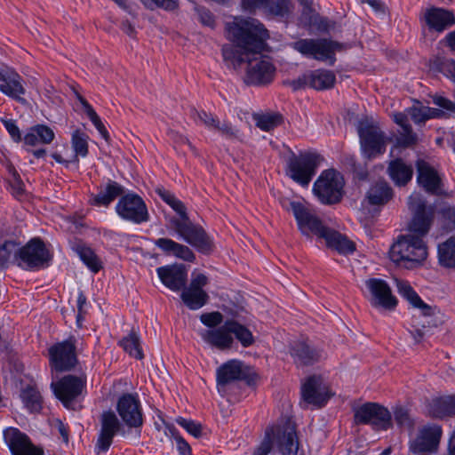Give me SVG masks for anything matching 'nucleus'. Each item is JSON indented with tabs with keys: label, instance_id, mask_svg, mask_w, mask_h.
Instances as JSON below:
<instances>
[{
	"label": "nucleus",
	"instance_id": "nucleus-51",
	"mask_svg": "<svg viewBox=\"0 0 455 455\" xmlns=\"http://www.w3.org/2000/svg\"><path fill=\"white\" fill-rule=\"evenodd\" d=\"M394 420L396 425L405 430H412L414 420L411 417L409 411L402 406H396L393 411Z\"/></svg>",
	"mask_w": 455,
	"mask_h": 455
},
{
	"label": "nucleus",
	"instance_id": "nucleus-53",
	"mask_svg": "<svg viewBox=\"0 0 455 455\" xmlns=\"http://www.w3.org/2000/svg\"><path fill=\"white\" fill-rule=\"evenodd\" d=\"M194 11L197 14L198 21L203 25L213 28L216 21L214 15L205 7L195 4Z\"/></svg>",
	"mask_w": 455,
	"mask_h": 455
},
{
	"label": "nucleus",
	"instance_id": "nucleus-47",
	"mask_svg": "<svg viewBox=\"0 0 455 455\" xmlns=\"http://www.w3.org/2000/svg\"><path fill=\"white\" fill-rule=\"evenodd\" d=\"M156 191L158 196L180 215V219L188 216L185 204L172 193L164 188H157Z\"/></svg>",
	"mask_w": 455,
	"mask_h": 455
},
{
	"label": "nucleus",
	"instance_id": "nucleus-30",
	"mask_svg": "<svg viewBox=\"0 0 455 455\" xmlns=\"http://www.w3.org/2000/svg\"><path fill=\"white\" fill-rule=\"evenodd\" d=\"M291 355L295 363L299 365H310L323 357V352L307 341L294 342L291 347Z\"/></svg>",
	"mask_w": 455,
	"mask_h": 455
},
{
	"label": "nucleus",
	"instance_id": "nucleus-52",
	"mask_svg": "<svg viewBox=\"0 0 455 455\" xmlns=\"http://www.w3.org/2000/svg\"><path fill=\"white\" fill-rule=\"evenodd\" d=\"M293 10L291 0H273L268 4L270 13L282 18L288 17Z\"/></svg>",
	"mask_w": 455,
	"mask_h": 455
},
{
	"label": "nucleus",
	"instance_id": "nucleus-35",
	"mask_svg": "<svg viewBox=\"0 0 455 455\" xmlns=\"http://www.w3.org/2000/svg\"><path fill=\"white\" fill-rule=\"evenodd\" d=\"M55 133L52 128L45 124H36L30 127L24 137V142L29 146L37 144H50L53 141Z\"/></svg>",
	"mask_w": 455,
	"mask_h": 455
},
{
	"label": "nucleus",
	"instance_id": "nucleus-17",
	"mask_svg": "<svg viewBox=\"0 0 455 455\" xmlns=\"http://www.w3.org/2000/svg\"><path fill=\"white\" fill-rule=\"evenodd\" d=\"M371 294V304L374 307L394 310L397 305L396 298L392 294L391 288L385 280L371 278L365 282Z\"/></svg>",
	"mask_w": 455,
	"mask_h": 455
},
{
	"label": "nucleus",
	"instance_id": "nucleus-28",
	"mask_svg": "<svg viewBox=\"0 0 455 455\" xmlns=\"http://www.w3.org/2000/svg\"><path fill=\"white\" fill-rule=\"evenodd\" d=\"M0 91L5 95L24 103L26 100L21 96L25 94V88L22 84V79L19 74L12 70L3 71L0 74Z\"/></svg>",
	"mask_w": 455,
	"mask_h": 455
},
{
	"label": "nucleus",
	"instance_id": "nucleus-37",
	"mask_svg": "<svg viewBox=\"0 0 455 455\" xmlns=\"http://www.w3.org/2000/svg\"><path fill=\"white\" fill-rule=\"evenodd\" d=\"M387 170L390 178L398 186L407 184L413 173L411 166L406 164L402 159L391 161Z\"/></svg>",
	"mask_w": 455,
	"mask_h": 455
},
{
	"label": "nucleus",
	"instance_id": "nucleus-46",
	"mask_svg": "<svg viewBox=\"0 0 455 455\" xmlns=\"http://www.w3.org/2000/svg\"><path fill=\"white\" fill-rule=\"evenodd\" d=\"M88 140L89 136L77 129L73 132L71 137V146L76 153V159L77 160V156H80L82 157H85L88 155Z\"/></svg>",
	"mask_w": 455,
	"mask_h": 455
},
{
	"label": "nucleus",
	"instance_id": "nucleus-20",
	"mask_svg": "<svg viewBox=\"0 0 455 455\" xmlns=\"http://www.w3.org/2000/svg\"><path fill=\"white\" fill-rule=\"evenodd\" d=\"M4 436L12 455H44L43 450L36 447L28 436L18 428H7Z\"/></svg>",
	"mask_w": 455,
	"mask_h": 455
},
{
	"label": "nucleus",
	"instance_id": "nucleus-40",
	"mask_svg": "<svg viewBox=\"0 0 455 455\" xmlns=\"http://www.w3.org/2000/svg\"><path fill=\"white\" fill-rule=\"evenodd\" d=\"M252 119L256 126L264 132H270L282 124L283 117L277 112L254 113Z\"/></svg>",
	"mask_w": 455,
	"mask_h": 455
},
{
	"label": "nucleus",
	"instance_id": "nucleus-43",
	"mask_svg": "<svg viewBox=\"0 0 455 455\" xmlns=\"http://www.w3.org/2000/svg\"><path fill=\"white\" fill-rule=\"evenodd\" d=\"M76 99L79 100V102L82 104L84 110L87 116L90 118L95 128L98 130L100 134L102 136V138L108 141L109 140V133L107 131L105 125L101 122L100 116L95 112L93 108L89 104V102L77 92H75Z\"/></svg>",
	"mask_w": 455,
	"mask_h": 455
},
{
	"label": "nucleus",
	"instance_id": "nucleus-3",
	"mask_svg": "<svg viewBox=\"0 0 455 455\" xmlns=\"http://www.w3.org/2000/svg\"><path fill=\"white\" fill-rule=\"evenodd\" d=\"M323 160L317 153L292 154L287 162V175L295 182L307 187Z\"/></svg>",
	"mask_w": 455,
	"mask_h": 455
},
{
	"label": "nucleus",
	"instance_id": "nucleus-24",
	"mask_svg": "<svg viewBox=\"0 0 455 455\" xmlns=\"http://www.w3.org/2000/svg\"><path fill=\"white\" fill-rule=\"evenodd\" d=\"M161 282L172 291H180L186 285L188 273L182 265H169L156 269Z\"/></svg>",
	"mask_w": 455,
	"mask_h": 455
},
{
	"label": "nucleus",
	"instance_id": "nucleus-42",
	"mask_svg": "<svg viewBox=\"0 0 455 455\" xmlns=\"http://www.w3.org/2000/svg\"><path fill=\"white\" fill-rule=\"evenodd\" d=\"M394 121L402 128L399 141L403 146H411L416 142L417 137L413 133L408 121V115L404 113H395Z\"/></svg>",
	"mask_w": 455,
	"mask_h": 455
},
{
	"label": "nucleus",
	"instance_id": "nucleus-59",
	"mask_svg": "<svg viewBox=\"0 0 455 455\" xmlns=\"http://www.w3.org/2000/svg\"><path fill=\"white\" fill-rule=\"evenodd\" d=\"M200 320L207 327L214 329L221 324L223 322V315L218 311L204 313L201 315Z\"/></svg>",
	"mask_w": 455,
	"mask_h": 455
},
{
	"label": "nucleus",
	"instance_id": "nucleus-36",
	"mask_svg": "<svg viewBox=\"0 0 455 455\" xmlns=\"http://www.w3.org/2000/svg\"><path fill=\"white\" fill-rule=\"evenodd\" d=\"M328 247L336 250L340 254L352 253L355 250V244L340 233L329 228L323 238Z\"/></svg>",
	"mask_w": 455,
	"mask_h": 455
},
{
	"label": "nucleus",
	"instance_id": "nucleus-10",
	"mask_svg": "<svg viewBox=\"0 0 455 455\" xmlns=\"http://www.w3.org/2000/svg\"><path fill=\"white\" fill-rule=\"evenodd\" d=\"M355 423L371 425L374 430H387L392 426L389 411L376 403H366L355 411Z\"/></svg>",
	"mask_w": 455,
	"mask_h": 455
},
{
	"label": "nucleus",
	"instance_id": "nucleus-16",
	"mask_svg": "<svg viewBox=\"0 0 455 455\" xmlns=\"http://www.w3.org/2000/svg\"><path fill=\"white\" fill-rule=\"evenodd\" d=\"M53 391L58 399L68 409H75V400L82 395L84 382L81 378L67 375L56 383H52Z\"/></svg>",
	"mask_w": 455,
	"mask_h": 455
},
{
	"label": "nucleus",
	"instance_id": "nucleus-14",
	"mask_svg": "<svg viewBox=\"0 0 455 455\" xmlns=\"http://www.w3.org/2000/svg\"><path fill=\"white\" fill-rule=\"evenodd\" d=\"M208 283V278L202 273H193L190 283L184 287L181 292V299L191 310L203 307L209 299L207 292L203 289Z\"/></svg>",
	"mask_w": 455,
	"mask_h": 455
},
{
	"label": "nucleus",
	"instance_id": "nucleus-41",
	"mask_svg": "<svg viewBox=\"0 0 455 455\" xmlns=\"http://www.w3.org/2000/svg\"><path fill=\"white\" fill-rule=\"evenodd\" d=\"M429 70L442 73L455 81V60L440 56H434L428 61Z\"/></svg>",
	"mask_w": 455,
	"mask_h": 455
},
{
	"label": "nucleus",
	"instance_id": "nucleus-57",
	"mask_svg": "<svg viewBox=\"0 0 455 455\" xmlns=\"http://www.w3.org/2000/svg\"><path fill=\"white\" fill-rule=\"evenodd\" d=\"M192 116L196 121L199 120L210 130H213L215 125L218 124V118L210 113H206L204 110L197 111L194 109Z\"/></svg>",
	"mask_w": 455,
	"mask_h": 455
},
{
	"label": "nucleus",
	"instance_id": "nucleus-27",
	"mask_svg": "<svg viewBox=\"0 0 455 455\" xmlns=\"http://www.w3.org/2000/svg\"><path fill=\"white\" fill-rule=\"evenodd\" d=\"M417 169L419 184L430 194H440L442 183L437 172L423 160L417 162Z\"/></svg>",
	"mask_w": 455,
	"mask_h": 455
},
{
	"label": "nucleus",
	"instance_id": "nucleus-32",
	"mask_svg": "<svg viewBox=\"0 0 455 455\" xmlns=\"http://www.w3.org/2000/svg\"><path fill=\"white\" fill-rule=\"evenodd\" d=\"M393 197V190L385 180H378L371 184L366 192L364 201L372 206H382Z\"/></svg>",
	"mask_w": 455,
	"mask_h": 455
},
{
	"label": "nucleus",
	"instance_id": "nucleus-18",
	"mask_svg": "<svg viewBox=\"0 0 455 455\" xmlns=\"http://www.w3.org/2000/svg\"><path fill=\"white\" fill-rule=\"evenodd\" d=\"M275 428V443L282 455H297L299 440L295 425L291 420H285L283 425L273 427Z\"/></svg>",
	"mask_w": 455,
	"mask_h": 455
},
{
	"label": "nucleus",
	"instance_id": "nucleus-54",
	"mask_svg": "<svg viewBox=\"0 0 455 455\" xmlns=\"http://www.w3.org/2000/svg\"><path fill=\"white\" fill-rule=\"evenodd\" d=\"M156 246L161 249L166 254H172L175 257L178 256L180 252V249L178 247H181L182 244L179 243L170 238H159L155 241Z\"/></svg>",
	"mask_w": 455,
	"mask_h": 455
},
{
	"label": "nucleus",
	"instance_id": "nucleus-25",
	"mask_svg": "<svg viewBox=\"0 0 455 455\" xmlns=\"http://www.w3.org/2000/svg\"><path fill=\"white\" fill-rule=\"evenodd\" d=\"M120 429V422L113 411H106L101 416V428L97 440L100 451H107L110 447L113 437Z\"/></svg>",
	"mask_w": 455,
	"mask_h": 455
},
{
	"label": "nucleus",
	"instance_id": "nucleus-5",
	"mask_svg": "<svg viewBox=\"0 0 455 455\" xmlns=\"http://www.w3.org/2000/svg\"><path fill=\"white\" fill-rule=\"evenodd\" d=\"M408 205L412 212V218L408 225V234L424 239L433 224L435 211L433 207L427 205L419 194L411 195L408 199Z\"/></svg>",
	"mask_w": 455,
	"mask_h": 455
},
{
	"label": "nucleus",
	"instance_id": "nucleus-60",
	"mask_svg": "<svg viewBox=\"0 0 455 455\" xmlns=\"http://www.w3.org/2000/svg\"><path fill=\"white\" fill-rule=\"evenodd\" d=\"M314 0H307V3L304 1H299L303 6L302 20L308 25L313 24L316 20L317 13L315 9L313 7Z\"/></svg>",
	"mask_w": 455,
	"mask_h": 455
},
{
	"label": "nucleus",
	"instance_id": "nucleus-21",
	"mask_svg": "<svg viewBox=\"0 0 455 455\" xmlns=\"http://www.w3.org/2000/svg\"><path fill=\"white\" fill-rule=\"evenodd\" d=\"M235 380H253L249 368L237 360H230L221 365L217 371L218 386H226Z\"/></svg>",
	"mask_w": 455,
	"mask_h": 455
},
{
	"label": "nucleus",
	"instance_id": "nucleus-50",
	"mask_svg": "<svg viewBox=\"0 0 455 455\" xmlns=\"http://www.w3.org/2000/svg\"><path fill=\"white\" fill-rule=\"evenodd\" d=\"M80 259L94 273H97L101 268V263L94 251L85 246H81L77 250Z\"/></svg>",
	"mask_w": 455,
	"mask_h": 455
},
{
	"label": "nucleus",
	"instance_id": "nucleus-45",
	"mask_svg": "<svg viewBox=\"0 0 455 455\" xmlns=\"http://www.w3.org/2000/svg\"><path fill=\"white\" fill-rule=\"evenodd\" d=\"M19 248L16 243L7 241L0 246V267H6L12 262L18 265Z\"/></svg>",
	"mask_w": 455,
	"mask_h": 455
},
{
	"label": "nucleus",
	"instance_id": "nucleus-2",
	"mask_svg": "<svg viewBox=\"0 0 455 455\" xmlns=\"http://www.w3.org/2000/svg\"><path fill=\"white\" fill-rule=\"evenodd\" d=\"M427 255V246L424 239L411 234L399 235L389 250L391 260L407 269L421 266Z\"/></svg>",
	"mask_w": 455,
	"mask_h": 455
},
{
	"label": "nucleus",
	"instance_id": "nucleus-13",
	"mask_svg": "<svg viewBox=\"0 0 455 455\" xmlns=\"http://www.w3.org/2000/svg\"><path fill=\"white\" fill-rule=\"evenodd\" d=\"M116 213L124 220L140 224L148 220V212L143 199L133 193L126 194L116 205Z\"/></svg>",
	"mask_w": 455,
	"mask_h": 455
},
{
	"label": "nucleus",
	"instance_id": "nucleus-31",
	"mask_svg": "<svg viewBox=\"0 0 455 455\" xmlns=\"http://www.w3.org/2000/svg\"><path fill=\"white\" fill-rule=\"evenodd\" d=\"M395 285L398 293L403 297L412 307L420 309L425 316H429L434 314V308L426 304L418 293L413 290L411 284L404 280L395 279Z\"/></svg>",
	"mask_w": 455,
	"mask_h": 455
},
{
	"label": "nucleus",
	"instance_id": "nucleus-58",
	"mask_svg": "<svg viewBox=\"0 0 455 455\" xmlns=\"http://www.w3.org/2000/svg\"><path fill=\"white\" fill-rule=\"evenodd\" d=\"M221 133V135L225 136L228 139H238L240 131L234 127L230 123L223 122L221 123L218 119V124L215 125L214 129Z\"/></svg>",
	"mask_w": 455,
	"mask_h": 455
},
{
	"label": "nucleus",
	"instance_id": "nucleus-49",
	"mask_svg": "<svg viewBox=\"0 0 455 455\" xmlns=\"http://www.w3.org/2000/svg\"><path fill=\"white\" fill-rule=\"evenodd\" d=\"M120 345L130 354V355L136 359H141L143 357V354L140 347L139 337L136 333L132 332L128 337L124 338L120 341Z\"/></svg>",
	"mask_w": 455,
	"mask_h": 455
},
{
	"label": "nucleus",
	"instance_id": "nucleus-33",
	"mask_svg": "<svg viewBox=\"0 0 455 455\" xmlns=\"http://www.w3.org/2000/svg\"><path fill=\"white\" fill-rule=\"evenodd\" d=\"M124 188L116 181L108 180L97 195L92 196L91 204L96 206H108L116 197L122 196Z\"/></svg>",
	"mask_w": 455,
	"mask_h": 455
},
{
	"label": "nucleus",
	"instance_id": "nucleus-26",
	"mask_svg": "<svg viewBox=\"0 0 455 455\" xmlns=\"http://www.w3.org/2000/svg\"><path fill=\"white\" fill-rule=\"evenodd\" d=\"M229 325V320H227L224 324L217 328L204 331L202 333V338L205 342L220 350L229 349L234 344Z\"/></svg>",
	"mask_w": 455,
	"mask_h": 455
},
{
	"label": "nucleus",
	"instance_id": "nucleus-22",
	"mask_svg": "<svg viewBox=\"0 0 455 455\" xmlns=\"http://www.w3.org/2000/svg\"><path fill=\"white\" fill-rule=\"evenodd\" d=\"M303 399L310 404L323 406L330 398L328 387L320 376H312L302 386Z\"/></svg>",
	"mask_w": 455,
	"mask_h": 455
},
{
	"label": "nucleus",
	"instance_id": "nucleus-55",
	"mask_svg": "<svg viewBox=\"0 0 455 455\" xmlns=\"http://www.w3.org/2000/svg\"><path fill=\"white\" fill-rule=\"evenodd\" d=\"M9 172L11 174L9 183L12 188V194L15 196H22L24 193V183L21 180L20 174L13 166L9 167Z\"/></svg>",
	"mask_w": 455,
	"mask_h": 455
},
{
	"label": "nucleus",
	"instance_id": "nucleus-19",
	"mask_svg": "<svg viewBox=\"0 0 455 455\" xmlns=\"http://www.w3.org/2000/svg\"><path fill=\"white\" fill-rule=\"evenodd\" d=\"M443 435L442 427L437 424H427L419 428L417 436L410 442V449L437 451Z\"/></svg>",
	"mask_w": 455,
	"mask_h": 455
},
{
	"label": "nucleus",
	"instance_id": "nucleus-9",
	"mask_svg": "<svg viewBox=\"0 0 455 455\" xmlns=\"http://www.w3.org/2000/svg\"><path fill=\"white\" fill-rule=\"evenodd\" d=\"M51 260L52 255L40 238H33L26 245L19 248L18 266L24 269L44 267Z\"/></svg>",
	"mask_w": 455,
	"mask_h": 455
},
{
	"label": "nucleus",
	"instance_id": "nucleus-4",
	"mask_svg": "<svg viewBox=\"0 0 455 455\" xmlns=\"http://www.w3.org/2000/svg\"><path fill=\"white\" fill-rule=\"evenodd\" d=\"M344 179L335 170H326L315 181L313 192L323 204H334L342 199Z\"/></svg>",
	"mask_w": 455,
	"mask_h": 455
},
{
	"label": "nucleus",
	"instance_id": "nucleus-29",
	"mask_svg": "<svg viewBox=\"0 0 455 455\" xmlns=\"http://www.w3.org/2000/svg\"><path fill=\"white\" fill-rule=\"evenodd\" d=\"M425 21L430 29L441 32L455 24L452 12L437 7L427 9L424 14Z\"/></svg>",
	"mask_w": 455,
	"mask_h": 455
},
{
	"label": "nucleus",
	"instance_id": "nucleus-1",
	"mask_svg": "<svg viewBox=\"0 0 455 455\" xmlns=\"http://www.w3.org/2000/svg\"><path fill=\"white\" fill-rule=\"evenodd\" d=\"M227 37L235 45H224L222 56L234 68H240L247 62L244 76L247 84L263 85L269 84L274 77L275 67L259 53L269 37L267 30L257 20L235 17L232 22L226 24Z\"/></svg>",
	"mask_w": 455,
	"mask_h": 455
},
{
	"label": "nucleus",
	"instance_id": "nucleus-15",
	"mask_svg": "<svg viewBox=\"0 0 455 455\" xmlns=\"http://www.w3.org/2000/svg\"><path fill=\"white\" fill-rule=\"evenodd\" d=\"M49 356L52 366L58 371H68L77 362L76 354V339H68L52 346L49 349Z\"/></svg>",
	"mask_w": 455,
	"mask_h": 455
},
{
	"label": "nucleus",
	"instance_id": "nucleus-39",
	"mask_svg": "<svg viewBox=\"0 0 455 455\" xmlns=\"http://www.w3.org/2000/svg\"><path fill=\"white\" fill-rule=\"evenodd\" d=\"M439 264L446 268H455V235L437 246Z\"/></svg>",
	"mask_w": 455,
	"mask_h": 455
},
{
	"label": "nucleus",
	"instance_id": "nucleus-48",
	"mask_svg": "<svg viewBox=\"0 0 455 455\" xmlns=\"http://www.w3.org/2000/svg\"><path fill=\"white\" fill-rule=\"evenodd\" d=\"M20 396L23 403L30 411L37 412L41 410V395L36 388L26 387L22 390Z\"/></svg>",
	"mask_w": 455,
	"mask_h": 455
},
{
	"label": "nucleus",
	"instance_id": "nucleus-11",
	"mask_svg": "<svg viewBox=\"0 0 455 455\" xmlns=\"http://www.w3.org/2000/svg\"><path fill=\"white\" fill-rule=\"evenodd\" d=\"M360 143L368 158L375 157L386 151V138L379 127L367 120L360 121L357 126Z\"/></svg>",
	"mask_w": 455,
	"mask_h": 455
},
{
	"label": "nucleus",
	"instance_id": "nucleus-34",
	"mask_svg": "<svg viewBox=\"0 0 455 455\" xmlns=\"http://www.w3.org/2000/svg\"><path fill=\"white\" fill-rule=\"evenodd\" d=\"M428 411L436 419L455 416V395L433 399L429 403Z\"/></svg>",
	"mask_w": 455,
	"mask_h": 455
},
{
	"label": "nucleus",
	"instance_id": "nucleus-64",
	"mask_svg": "<svg viewBox=\"0 0 455 455\" xmlns=\"http://www.w3.org/2000/svg\"><path fill=\"white\" fill-rule=\"evenodd\" d=\"M433 102L439 108L455 113V103L443 96H435Z\"/></svg>",
	"mask_w": 455,
	"mask_h": 455
},
{
	"label": "nucleus",
	"instance_id": "nucleus-8",
	"mask_svg": "<svg viewBox=\"0 0 455 455\" xmlns=\"http://www.w3.org/2000/svg\"><path fill=\"white\" fill-rule=\"evenodd\" d=\"M292 48L302 55L313 57L321 61L335 62V52L341 50L340 44L325 39H299L292 44Z\"/></svg>",
	"mask_w": 455,
	"mask_h": 455
},
{
	"label": "nucleus",
	"instance_id": "nucleus-56",
	"mask_svg": "<svg viewBox=\"0 0 455 455\" xmlns=\"http://www.w3.org/2000/svg\"><path fill=\"white\" fill-rule=\"evenodd\" d=\"M274 434V427L267 429L263 441L255 449L253 455H267L270 452L272 449V435Z\"/></svg>",
	"mask_w": 455,
	"mask_h": 455
},
{
	"label": "nucleus",
	"instance_id": "nucleus-44",
	"mask_svg": "<svg viewBox=\"0 0 455 455\" xmlns=\"http://www.w3.org/2000/svg\"><path fill=\"white\" fill-rule=\"evenodd\" d=\"M229 324L231 336L235 335L243 347H248L254 343V337L246 326L235 320H229Z\"/></svg>",
	"mask_w": 455,
	"mask_h": 455
},
{
	"label": "nucleus",
	"instance_id": "nucleus-38",
	"mask_svg": "<svg viewBox=\"0 0 455 455\" xmlns=\"http://www.w3.org/2000/svg\"><path fill=\"white\" fill-rule=\"evenodd\" d=\"M335 81V75L331 70L316 69L308 74V85L315 90L330 89Z\"/></svg>",
	"mask_w": 455,
	"mask_h": 455
},
{
	"label": "nucleus",
	"instance_id": "nucleus-6",
	"mask_svg": "<svg viewBox=\"0 0 455 455\" xmlns=\"http://www.w3.org/2000/svg\"><path fill=\"white\" fill-rule=\"evenodd\" d=\"M172 223L176 233L199 252L209 254L213 250V243L204 229L194 224L188 216L183 219H173Z\"/></svg>",
	"mask_w": 455,
	"mask_h": 455
},
{
	"label": "nucleus",
	"instance_id": "nucleus-23",
	"mask_svg": "<svg viewBox=\"0 0 455 455\" xmlns=\"http://www.w3.org/2000/svg\"><path fill=\"white\" fill-rule=\"evenodd\" d=\"M117 411L124 422L131 427L142 425V414L139 401L132 395H124L117 403Z\"/></svg>",
	"mask_w": 455,
	"mask_h": 455
},
{
	"label": "nucleus",
	"instance_id": "nucleus-63",
	"mask_svg": "<svg viewBox=\"0 0 455 455\" xmlns=\"http://www.w3.org/2000/svg\"><path fill=\"white\" fill-rule=\"evenodd\" d=\"M1 122L14 141L19 142L21 140V134L20 129L16 125V122L14 120L2 119Z\"/></svg>",
	"mask_w": 455,
	"mask_h": 455
},
{
	"label": "nucleus",
	"instance_id": "nucleus-7",
	"mask_svg": "<svg viewBox=\"0 0 455 455\" xmlns=\"http://www.w3.org/2000/svg\"><path fill=\"white\" fill-rule=\"evenodd\" d=\"M172 223L176 233L199 252L209 254L213 250V243L204 229L194 224L188 216L183 219H173Z\"/></svg>",
	"mask_w": 455,
	"mask_h": 455
},
{
	"label": "nucleus",
	"instance_id": "nucleus-12",
	"mask_svg": "<svg viewBox=\"0 0 455 455\" xmlns=\"http://www.w3.org/2000/svg\"><path fill=\"white\" fill-rule=\"evenodd\" d=\"M290 209L296 219L300 232L311 237L312 235L323 238L329 228L307 207L299 202H290Z\"/></svg>",
	"mask_w": 455,
	"mask_h": 455
},
{
	"label": "nucleus",
	"instance_id": "nucleus-62",
	"mask_svg": "<svg viewBox=\"0 0 455 455\" xmlns=\"http://www.w3.org/2000/svg\"><path fill=\"white\" fill-rule=\"evenodd\" d=\"M425 109L426 106L414 105L407 109V113L415 124H421L427 120Z\"/></svg>",
	"mask_w": 455,
	"mask_h": 455
},
{
	"label": "nucleus",
	"instance_id": "nucleus-61",
	"mask_svg": "<svg viewBox=\"0 0 455 455\" xmlns=\"http://www.w3.org/2000/svg\"><path fill=\"white\" fill-rule=\"evenodd\" d=\"M177 423L195 437H199L202 434V426L196 421L179 418L177 419Z\"/></svg>",
	"mask_w": 455,
	"mask_h": 455
}]
</instances>
